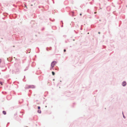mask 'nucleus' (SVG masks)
I'll use <instances>...</instances> for the list:
<instances>
[{"label": "nucleus", "instance_id": "nucleus-1", "mask_svg": "<svg viewBox=\"0 0 127 127\" xmlns=\"http://www.w3.org/2000/svg\"><path fill=\"white\" fill-rule=\"evenodd\" d=\"M56 63V62L55 61H53L52 62L51 64V67L50 68L51 70H52L53 69V67H54Z\"/></svg>", "mask_w": 127, "mask_h": 127}, {"label": "nucleus", "instance_id": "nucleus-2", "mask_svg": "<svg viewBox=\"0 0 127 127\" xmlns=\"http://www.w3.org/2000/svg\"><path fill=\"white\" fill-rule=\"evenodd\" d=\"M34 86L33 85L32 86H27L25 88L26 89H28L30 88H33Z\"/></svg>", "mask_w": 127, "mask_h": 127}, {"label": "nucleus", "instance_id": "nucleus-3", "mask_svg": "<svg viewBox=\"0 0 127 127\" xmlns=\"http://www.w3.org/2000/svg\"><path fill=\"white\" fill-rule=\"evenodd\" d=\"M126 85V82L124 81L122 83V85L123 86H125Z\"/></svg>", "mask_w": 127, "mask_h": 127}, {"label": "nucleus", "instance_id": "nucleus-4", "mask_svg": "<svg viewBox=\"0 0 127 127\" xmlns=\"http://www.w3.org/2000/svg\"><path fill=\"white\" fill-rule=\"evenodd\" d=\"M2 113L4 115H5L6 114V112L5 111H3L2 112Z\"/></svg>", "mask_w": 127, "mask_h": 127}, {"label": "nucleus", "instance_id": "nucleus-5", "mask_svg": "<svg viewBox=\"0 0 127 127\" xmlns=\"http://www.w3.org/2000/svg\"><path fill=\"white\" fill-rule=\"evenodd\" d=\"M37 112H38V113H40L41 112V111L40 110H39Z\"/></svg>", "mask_w": 127, "mask_h": 127}, {"label": "nucleus", "instance_id": "nucleus-6", "mask_svg": "<svg viewBox=\"0 0 127 127\" xmlns=\"http://www.w3.org/2000/svg\"><path fill=\"white\" fill-rule=\"evenodd\" d=\"M52 75H54L55 74V73H54V72L53 71L52 72Z\"/></svg>", "mask_w": 127, "mask_h": 127}, {"label": "nucleus", "instance_id": "nucleus-7", "mask_svg": "<svg viewBox=\"0 0 127 127\" xmlns=\"http://www.w3.org/2000/svg\"><path fill=\"white\" fill-rule=\"evenodd\" d=\"M0 84L1 85H2V82H0Z\"/></svg>", "mask_w": 127, "mask_h": 127}, {"label": "nucleus", "instance_id": "nucleus-8", "mask_svg": "<svg viewBox=\"0 0 127 127\" xmlns=\"http://www.w3.org/2000/svg\"><path fill=\"white\" fill-rule=\"evenodd\" d=\"M38 109H40V107L39 106H38Z\"/></svg>", "mask_w": 127, "mask_h": 127}, {"label": "nucleus", "instance_id": "nucleus-9", "mask_svg": "<svg viewBox=\"0 0 127 127\" xmlns=\"http://www.w3.org/2000/svg\"><path fill=\"white\" fill-rule=\"evenodd\" d=\"M66 51V50H65V49H64V52H65V51Z\"/></svg>", "mask_w": 127, "mask_h": 127}, {"label": "nucleus", "instance_id": "nucleus-10", "mask_svg": "<svg viewBox=\"0 0 127 127\" xmlns=\"http://www.w3.org/2000/svg\"><path fill=\"white\" fill-rule=\"evenodd\" d=\"M1 62V59H0V63Z\"/></svg>", "mask_w": 127, "mask_h": 127}, {"label": "nucleus", "instance_id": "nucleus-11", "mask_svg": "<svg viewBox=\"0 0 127 127\" xmlns=\"http://www.w3.org/2000/svg\"><path fill=\"white\" fill-rule=\"evenodd\" d=\"M26 7L27 8V6H26V5H25V7Z\"/></svg>", "mask_w": 127, "mask_h": 127}, {"label": "nucleus", "instance_id": "nucleus-12", "mask_svg": "<svg viewBox=\"0 0 127 127\" xmlns=\"http://www.w3.org/2000/svg\"><path fill=\"white\" fill-rule=\"evenodd\" d=\"M80 15H81H81H82V14H80Z\"/></svg>", "mask_w": 127, "mask_h": 127}, {"label": "nucleus", "instance_id": "nucleus-13", "mask_svg": "<svg viewBox=\"0 0 127 127\" xmlns=\"http://www.w3.org/2000/svg\"><path fill=\"white\" fill-rule=\"evenodd\" d=\"M98 33L99 34H100V32H98Z\"/></svg>", "mask_w": 127, "mask_h": 127}, {"label": "nucleus", "instance_id": "nucleus-14", "mask_svg": "<svg viewBox=\"0 0 127 127\" xmlns=\"http://www.w3.org/2000/svg\"><path fill=\"white\" fill-rule=\"evenodd\" d=\"M96 13V12H95V13Z\"/></svg>", "mask_w": 127, "mask_h": 127}]
</instances>
